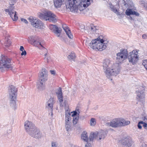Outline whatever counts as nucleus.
Wrapping results in <instances>:
<instances>
[{
  "label": "nucleus",
  "mask_w": 147,
  "mask_h": 147,
  "mask_svg": "<svg viewBox=\"0 0 147 147\" xmlns=\"http://www.w3.org/2000/svg\"><path fill=\"white\" fill-rule=\"evenodd\" d=\"M102 67L106 76L111 80L112 77L118 74L120 71L118 64H114L109 59H106L103 61Z\"/></svg>",
  "instance_id": "1"
},
{
  "label": "nucleus",
  "mask_w": 147,
  "mask_h": 147,
  "mask_svg": "<svg viewBox=\"0 0 147 147\" xmlns=\"http://www.w3.org/2000/svg\"><path fill=\"white\" fill-rule=\"evenodd\" d=\"M70 112H66L65 114V123H70L71 118Z\"/></svg>",
  "instance_id": "23"
},
{
  "label": "nucleus",
  "mask_w": 147,
  "mask_h": 147,
  "mask_svg": "<svg viewBox=\"0 0 147 147\" xmlns=\"http://www.w3.org/2000/svg\"><path fill=\"white\" fill-rule=\"evenodd\" d=\"M29 134L32 137L37 139L41 138V133L36 127Z\"/></svg>",
  "instance_id": "16"
},
{
  "label": "nucleus",
  "mask_w": 147,
  "mask_h": 147,
  "mask_svg": "<svg viewBox=\"0 0 147 147\" xmlns=\"http://www.w3.org/2000/svg\"><path fill=\"white\" fill-rule=\"evenodd\" d=\"M50 72L51 74L53 75H55L56 74L55 71L54 70H50Z\"/></svg>",
  "instance_id": "50"
},
{
  "label": "nucleus",
  "mask_w": 147,
  "mask_h": 147,
  "mask_svg": "<svg viewBox=\"0 0 147 147\" xmlns=\"http://www.w3.org/2000/svg\"><path fill=\"white\" fill-rule=\"evenodd\" d=\"M14 6H10L9 9H5V11L8 13L13 21H15L18 20V17L17 13L14 10Z\"/></svg>",
  "instance_id": "10"
},
{
  "label": "nucleus",
  "mask_w": 147,
  "mask_h": 147,
  "mask_svg": "<svg viewBox=\"0 0 147 147\" xmlns=\"http://www.w3.org/2000/svg\"><path fill=\"white\" fill-rule=\"evenodd\" d=\"M125 5H126V4H125Z\"/></svg>",
  "instance_id": "57"
},
{
  "label": "nucleus",
  "mask_w": 147,
  "mask_h": 147,
  "mask_svg": "<svg viewBox=\"0 0 147 147\" xmlns=\"http://www.w3.org/2000/svg\"><path fill=\"white\" fill-rule=\"evenodd\" d=\"M97 135L96 140H103L106 136V135L104 131H101L98 132H96Z\"/></svg>",
  "instance_id": "19"
},
{
  "label": "nucleus",
  "mask_w": 147,
  "mask_h": 147,
  "mask_svg": "<svg viewBox=\"0 0 147 147\" xmlns=\"http://www.w3.org/2000/svg\"><path fill=\"white\" fill-rule=\"evenodd\" d=\"M62 27L68 37L70 39H72L73 38V36L69 30V28L66 24L63 25L62 26Z\"/></svg>",
  "instance_id": "18"
},
{
  "label": "nucleus",
  "mask_w": 147,
  "mask_h": 147,
  "mask_svg": "<svg viewBox=\"0 0 147 147\" xmlns=\"http://www.w3.org/2000/svg\"><path fill=\"white\" fill-rule=\"evenodd\" d=\"M11 44V41L9 40H8L5 43V45L6 47H9L10 45Z\"/></svg>",
  "instance_id": "40"
},
{
  "label": "nucleus",
  "mask_w": 147,
  "mask_h": 147,
  "mask_svg": "<svg viewBox=\"0 0 147 147\" xmlns=\"http://www.w3.org/2000/svg\"><path fill=\"white\" fill-rule=\"evenodd\" d=\"M16 0H10L9 3L10 5H13L15 3Z\"/></svg>",
  "instance_id": "43"
},
{
  "label": "nucleus",
  "mask_w": 147,
  "mask_h": 147,
  "mask_svg": "<svg viewBox=\"0 0 147 147\" xmlns=\"http://www.w3.org/2000/svg\"><path fill=\"white\" fill-rule=\"evenodd\" d=\"M31 43L32 45L36 47H38L39 45H40L42 46V45H41L40 43L37 41L35 38H34L33 36L31 37Z\"/></svg>",
  "instance_id": "25"
},
{
  "label": "nucleus",
  "mask_w": 147,
  "mask_h": 147,
  "mask_svg": "<svg viewBox=\"0 0 147 147\" xmlns=\"http://www.w3.org/2000/svg\"><path fill=\"white\" fill-rule=\"evenodd\" d=\"M140 147H147V146L145 144H143Z\"/></svg>",
  "instance_id": "54"
},
{
  "label": "nucleus",
  "mask_w": 147,
  "mask_h": 147,
  "mask_svg": "<svg viewBox=\"0 0 147 147\" xmlns=\"http://www.w3.org/2000/svg\"><path fill=\"white\" fill-rule=\"evenodd\" d=\"M81 139L85 142L88 140V136L86 131H84L82 132L81 135Z\"/></svg>",
  "instance_id": "26"
},
{
  "label": "nucleus",
  "mask_w": 147,
  "mask_h": 147,
  "mask_svg": "<svg viewBox=\"0 0 147 147\" xmlns=\"http://www.w3.org/2000/svg\"><path fill=\"white\" fill-rule=\"evenodd\" d=\"M121 142L123 147H131L132 144L131 140L129 137L123 138Z\"/></svg>",
  "instance_id": "14"
},
{
  "label": "nucleus",
  "mask_w": 147,
  "mask_h": 147,
  "mask_svg": "<svg viewBox=\"0 0 147 147\" xmlns=\"http://www.w3.org/2000/svg\"><path fill=\"white\" fill-rule=\"evenodd\" d=\"M24 127L26 131L29 135L36 128L31 122L28 120L24 122Z\"/></svg>",
  "instance_id": "11"
},
{
  "label": "nucleus",
  "mask_w": 147,
  "mask_h": 147,
  "mask_svg": "<svg viewBox=\"0 0 147 147\" xmlns=\"http://www.w3.org/2000/svg\"><path fill=\"white\" fill-rule=\"evenodd\" d=\"M65 128L67 131H69L71 130L70 123H65Z\"/></svg>",
  "instance_id": "35"
},
{
  "label": "nucleus",
  "mask_w": 147,
  "mask_h": 147,
  "mask_svg": "<svg viewBox=\"0 0 147 147\" xmlns=\"http://www.w3.org/2000/svg\"><path fill=\"white\" fill-rule=\"evenodd\" d=\"M137 98L138 100L137 103L141 105H143L145 103V97L144 92L138 91L137 92Z\"/></svg>",
  "instance_id": "13"
},
{
  "label": "nucleus",
  "mask_w": 147,
  "mask_h": 147,
  "mask_svg": "<svg viewBox=\"0 0 147 147\" xmlns=\"http://www.w3.org/2000/svg\"><path fill=\"white\" fill-rule=\"evenodd\" d=\"M96 132L91 133L89 136L88 140H90V142H92L94 139L96 140Z\"/></svg>",
  "instance_id": "27"
},
{
  "label": "nucleus",
  "mask_w": 147,
  "mask_h": 147,
  "mask_svg": "<svg viewBox=\"0 0 147 147\" xmlns=\"http://www.w3.org/2000/svg\"><path fill=\"white\" fill-rule=\"evenodd\" d=\"M49 20L50 22H55L57 21V19L56 18V16L53 14L52 16L50 17L49 18H47L46 21Z\"/></svg>",
  "instance_id": "28"
},
{
  "label": "nucleus",
  "mask_w": 147,
  "mask_h": 147,
  "mask_svg": "<svg viewBox=\"0 0 147 147\" xmlns=\"http://www.w3.org/2000/svg\"><path fill=\"white\" fill-rule=\"evenodd\" d=\"M124 1L125 0H123Z\"/></svg>",
  "instance_id": "58"
},
{
  "label": "nucleus",
  "mask_w": 147,
  "mask_h": 147,
  "mask_svg": "<svg viewBox=\"0 0 147 147\" xmlns=\"http://www.w3.org/2000/svg\"><path fill=\"white\" fill-rule=\"evenodd\" d=\"M55 92L57 97L59 104L60 107H63L64 105H65V102L63 103V96L62 91L61 88L56 89L55 90Z\"/></svg>",
  "instance_id": "12"
},
{
  "label": "nucleus",
  "mask_w": 147,
  "mask_h": 147,
  "mask_svg": "<svg viewBox=\"0 0 147 147\" xmlns=\"http://www.w3.org/2000/svg\"><path fill=\"white\" fill-rule=\"evenodd\" d=\"M22 53L21 54V55H24L25 56L26 55V52L25 50L22 51Z\"/></svg>",
  "instance_id": "49"
},
{
  "label": "nucleus",
  "mask_w": 147,
  "mask_h": 147,
  "mask_svg": "<svg viewBox=\"0 0 147 147\" xmlns=\"http://www.w3.org/2000/svg\"><path fill=\"white\" fill-rule=\"evenodd\" d=\"M52 147H57V144L56 142H52L51 144Z\"/></svg>",
  "instance_id": "44"
},
{
  "label": "nucleus",
  "mask_w": 147,
  "mask_h": 147,
  "mask_svg": "<svg viewBox=\"0 0 147 147\" xmlns=\"http://www.w3.org/2000/svg\"><path fill=\"white\" fill-rule=\"evenodd\" d=\"M17 90L13 85L9 86L8 88L9 98L10 100L11 106L15 110L16 108V97Z\"/></svg>",
  "instance_id": "4"
},
{
  "label": "nucleus",
  "mask_w": 147,
  "mask_h": 147,
  "mask_svg": "<svg viewBox=\"0 0 147 147\" xmlns=\"http://www.w3.org/2000/svg\"><path fill=\"white\" fill-rule=\"evenodd\" d=\"M142 121L139 122L138 124V127L139 129H141L142 128Z\"/></svg>",
  "instance_id": "39"
},
{
  "label": "nucleus",
  "mask_w": 147,
  "mask_h": 147,
  "mask_svg": "<svg viewBox=\"0 0 147 147\" xmlns=\"http://www.w3.org/2000/svg\"><path fill=\"white\" fill-rule=\"evenodd\" d=\"M111 9L112 11L114 12L115 13H117V9H115L114 7H111Z\"/></svg>",
  "instance_id": "46"
},
{
  "label": "nucleus",
  "mask_w": 147,
  "mask_h": 147,
  "mask_svg": "<svg viewBox=\"0 0 147 147\" xmlns=\"http://www.w3.org/2000/svg\"><path fill=\"white\" fill-rule=\"evenodd\" d=\"M86 45H88L93 49H97L98 51H101L105 49L106 47L108 42L101 39L99 37L96 39L90 41L88 38L85 40Z\"/></svg>",
  "instance_id": "3"
},
{
  "label": "nucleus",
  "mask_w": 147,
  "mask_h": 147,
  "mask_svg": "<svg viewBox=\"0 0 147 147\" xmlns=\"http://www.w3.org/2000/svg\"><path fill=\"white\" fill-rule=\"evenodd\" d=\"M96 122L95 119L92 118L90 120V125L91 126H94Z\"/></svg>",
  "instance_id": "36"
},
{
  "label": "nucleus",
  "mask_w": 147,
  "mask_h": 147,
  "mask_svg": "<svg viewBox=\"0 0 147 147\" xmlns=\"http://www.w3.org/2000/svg\"><path fill=\"white\" fill-rule=\"evenodd\" d=\"M142 37L144 39H147V35L146 34H144L142 35Z\"/></svg>",
  "instance_id": "51"
},
{
  "label": "nucleus",
  "mask_w": 147,
  "mask_h": 147,
  "mask_svg": "<svg viewBox=\"0 0 147 147\" xmlns=\"http://www.w3.org/2000/svg\"><path fill=\"white\" fill-rule=\"evenodd\" d=\"M98 30V27L93 25H91L89 27V31L90 34H94Z\"/></svg>",
  "instance_id": "22"
},
{
  "label": "nucleus",
  "mask_w": 147,
  "mask_h": 147,
  "mask_svg": "<svg viewBox=\"0 0 147 147\" xmlns=\"http://www.w3.org/2000/svg\"><path fill=\"white\" fill-rule=\"evenodd\" d=\"M86 142H87V143L85 145V147H92V142H90V140H88Z\"/></svg>",
  "instance_id": "37"
},
{
  "label": "nucleus",
  "mask_w": 147,
  "mask_h": 147,
  "mask_svg": "<svg viewBox=\"0 0 147 147\" xmlns=\"http://www.w3.org/2000/svg\"><path fill=\"white\" fill-rule=\"evenodd\" d=\"M48 76L47 72L45 69H42L39 76Z\"/></svg>",
  "instance_id": "31"
},
{
  "label": "nucleus",
  "mask_w": 147,
  "mask_h": 147,
  "mask_svg": "<svg viewBox=\"0 0 147 147\" xmlns=\"http://www.w3.org/2000/svg\"><path fill=\"white\" fill-rule=\"evenodd\" d=\"M79 118V116H75V117H73L72 122L74 125H76L77 123Z\"/></svg>",
  "instance_id": "34"
},
{
  "label": "nucleus",
  "mask_w": 147,
  "mask_h": 147,
  "mask_svg": "<svg viewBox=\"0 0 147 147\" xmlns=\"http://www.w3.org/2000/svg\"><path fill=\"white\" fill-rule=\"evenodd\" d=\"M47 103H51L53 104L54 103V101L53 98H50L49 100L48 101Z\"/></svg>",
  "instance_id": "41"
},
{
  "label": "nucleus",
  "mask_w": 147,
  "mask_h": 147,
  "mask_svg": "<svg viewBox=\"0 0 147 147\" xmlns=\"http://www.w3.org/2000/svg\"><path fill=\"white\" fill-rule=\"evenodd\" d=\"M142 122V125H143V126L145 128H146L147 127V124L146 123L144 122L143 121Z\"/></svg>",
  "instance_id": "48"
},
{
  "label": "nucleus",
  "mask_w": 147,
  "mask_h": 147,
  "mask_svg": "<svg viewBox=\"0 0 147 147\" xmlns=\"http://www.w3.org/2000/svg\"><path fill=\"white\" fill-rule=\"evenodd\" d=\"M50 29L53 31L56 36L59 37L60 36L61 29L60 28H58L57 26L53 25H51L49 26Z\"/></svg>",
  "instance_id": "15"
},
{
  "label": "nucleus",
  "mask_w": 147,
  "mask_h": 147,
  "mask_svg": "<svg viewBox=\"0 0 147 147\" xmlns=\"http://www.w3.org/2000/svg\"><path fill=\"white\" fill-rule=\"evenodd\" d=\"M53 14L50 11H47L45 12L43 14H40L39 17L41 19L46 20L47 18H49Z\"/></svg>",
  "instance_id": "17"
},
{
  "label": "nucleus",
  "mask_w": 147,
  "mask_h": 147,
  "mask_svg": "<svg viewBox=\"0 0 147 147\" xmlns=\"http://www.w3.org/2000/svg\"><path fill=\"white\" fill-rule=\"evenodd\" d=\"M65 113L66 112H70L69 109L68 107L67 106H65Z\"/></svg>",
  "instance_id": "45"
},
{
  "label": "nucleus",
  "mask_w": 147,
  "mask_h": 147,
  "mask_svg": "<svg viewBox=\"0 0 147 147\" xmlns=\"http://www.w3.org/2000/svg\"><path fill=\"white\" fill-rule=\"evenodd\" d=\"M29 22L34 27L37 28L43 29L44 28V24L40 20L32 17L28 19Z\"/></svg>",
  "instance_id": "9"
},
{
  "label": "nucleus",
  "mask_w": 147,
  "mask_h": 147,
  "mask_svg": "<svg viewBox=\"0 0 147 147\" xmlns=\"http://www.w3.org/2000/svg\"><path fill=\"white\" fill-rule=\"evenodd\" d=\"M128 53L125 49H121L116 54V60L118 63H121L127 57Z\"/></svg>",
  "instance_id": "7"
},
{
  "label": "nucleus",
  "mask_w": 147,
  "mask_h": 147,
  "mask_svg": "<svg viewBox=\"0 0 147 147\" xmlns=\"http://www.w3.org/2000/svg\"><path fill=\"white\" fill-rule=\"evenodd\" d=\"M143 120L144 121H145L146 120H147V115H145L144 117Z\"/></svg>",
  "instance_id": "53"
},
{
  "label": "nucleus",
  "mask_w": 147,
  "mask_h": 147,
  "mask_svg": "<svg viewBox=\"0 0 147 147\" xmlns=\"http://www.w3.org/2000/svg\"><path fill=\"white\" fill-rule=\"evenodd\" d=\"M90 4V0H68L67 9L73 12L84 10Z\"/></svg>",
  "instance_id": "2"
},
{
  "label": "nucleus",
  "mask_w": 147,
  "mask_h": 147,
  "mask_svg": "<svg viewBox=\"0 0 147 147\" xmlns=\"http://www.w3.org/2000/svg\"><path fill=\"white\" fill-rule=\"evenodd\" d=\"M130 123L129 121H126L123 118H117L112 120L107 124L109 126L112 127L117 128L128 125Z\"/></svg>",
  "instance_id": "6"
},
{
  "label": "nucleus",
  "mask_w": 147,
  "mask_h": 147,
  "mask_svg": "<svg viewBox=\"0 0 147 147\" xmlns=\"http://www.w3.org/2000/svg\"><path fill=\"white\" fill-rule=\"evenodd\" d=\"M45 50H46V51H47V49H45Z\"/></svg>",
  "instance_id": "56"
},
{
  "label": "nucleus",
  "mask_w": 147,
  "mask_h": 147,
  "mask_svg": "<svg viewBox=\"0 0 147 147\" xmlns=\"http://www.w3.org/2000/svg\"><path fill=\"white\" fill-rule=\"evenodd\" d=\"M64 1V0H54L55 7L57 8L60 7Z\"/></svg>",
  "instance_id": "24"
},
{
  "label": "nucleus",
  "mask_w": 147,
  "mask_h": 147,
  "mask_svg": "<svg viewBox=\"0 0 147 147\" xmlns=\"http://www.w3.org/2000/svg\"><path fill=\"white\" fill-rule=\"evenodd\" d=\"M142 64L144 66L146 69L147 70V59L144 61Z\"/></svg>",
  "instance_id": "38"
},
{
  "label": "nucleus",
  "mask_w": 147,
  "mask_h": 147,
  "mask_svg": "<svg viewBox=\"0 0 147 147\" xmlns=\"http://www.w3.org/2000/svg\"><path fill=\"white\" fill-rule=\"evenodd\" d=\"M137 50H134L128 54L127 57L129 63L132 64H136L138 60L139 55Z\"/></svg>",
  "instance_id": "8"
},
{
  "label": "nucleus",
  "mask_w": 147,
  "mask_h": 147,
  "mask_svg": "<svg viewBox=\"0 0 147 147\" xmlns=\"http://www.w3.org/2000/svg\"><path fill=\"white\" fill-rule=\"evenodd\" d=\"M26 147H32L31 146H27Z\"/></svg>",
  "instance_id": "55"
},
{
  "label": "nucleus",
  "mask_w": 147,
  "mask_h": 147,
  "mask_svg": "<svg viewBox=\"0 0 147 147\" xmlns=\"http://www.w3.org/2000/svg\"><path fill=\"white\" fill-rule=\"evenodd\" d=\"M67 57L69 60H74L76 56L74 53H71Z\"/></svg>",
  "instance_id": "33"
},
{
  "label": "nucleus",
  "mask_w": 147,
  "mask_h": 147,
  "mask_svg": "<svg viewBox=\"0 0 147 147\" xmlns=\"http://www.w3.org/2000/svg\"><path fill=\"white\" fill-rule=\"evenodd\" d=\"M53 104L47 103V107L48 108H50L51 110H52L53 109Z\"/></svg>",
  "instance_id": "42"
},
{
  "label": "nucleus",
  "mask_w": 147,
  "mask_h": 147,
  "mask_svg": "<svg viewBox=\"0 0 147 147\" xmlns=\"http://www.w3.org/2000/svg\"><path fill=\"white\" fill-rule=\"evenodd\" d=\"M48 76H39V81H42L44 82L47 80Z\"/></svg>",
  "instance_id": "30"
},
{
  "label": "nucleus",
  "mask_w": 147,
  "mask_h": 147,
  "mask_svg": "<svg viewBox=\"0 0 147 147\" xmlns=\"http://www.w3.org/2000/svg\"><path fill=\"white\" fill-rule=\"evenodd\" d=\"M71 113L72 114L71 116L72 117H74L75 116H78L79 115L80 112L78 110L75 111L73 112H71Z\"/></svg>",
  "instance_id": "32"
},
{
  "label": "nucleus",
  "mask_w": 147,
  "mask_h": 147,
  "mask_svg": "<svg viewBox=\"0 0 147 147\" xmlns=\"http://www.w3.org/2000/svg\"><path fill=\"white\" fill-rule=\"evenodd\" d=\"M21 20L22 22H23L26 24H27L28 23V22H27V20H26V19H24L23 18H21Z\"/></svg>",
  "instance_id": "47"
},
{
  "label": "nucleus",
  "mask_w": 147,
  "mask_h": 147,
  "mask_svg": "<svg viewBox=\"0 0 147 147\" xmlns=\"http://www.w3.org/2000/svg\"><path fill=\"white\" fill-rule=\"evenodd\" d=\"M20 50L22 51L24 50V47L22 46H20Z\"/></svg>",
  "instance_id": "52"
},
{
  "label": "nucleus",
  "mask_w": 147,
  "mask_h": 147,
  "mask_svg": "<svg viewBox=\"0 0 147 147\" xmlns=\"http://www.w3.org/2000/svg\"><path fill=\"white\" fill-rule=\"evenodd\" d=\"M37 87L40 91L43 90L45 89V83L42 81H38L37 82Z\"/></svg>",
  "instance_id": "21"
},
{
  "label": "nucleus",
  "mask_w": 147,
  "mask_h": 147,
  "mask_svg": "<svg viewBox=\"0 0 147 147\" xmlns=\"http://www.w3.org/2000/svg\"><path fill=\"white\" fill-rule=\"evenodd\" d=\"M125 13L128 16L135 15L136 16H139V14L137 12L129 9H127L126 10Z\"/></svg>",
  "instance_id": "20"
},
{
  "label": "nucleus",
  "mask_w": 147,
  "mask_h": 147,
  "mask_svg": "<svg viewBox=\"0 0 147 147\" xmlns=\"http://www.w3.org/2000/svg\"><path fill=\"white\" fill-rule=\"evenodd\" d=\"M14 66L11 63L10 60L7 56H1L0 60V69L1 71H5L6 69H12Z\"/></svg>",
  "instance_id": "5"
},
{
  "label": "nucleus",
  "mask_w": 147,
  "mask_h": 147,
  "mask_svg": "<svg viewBox=\"0 0 147 147\" xmlns=\"http://www.w3.org/2000/svg\"><path fill=\"white\" fill-rule=\"evenodd\" d=\"M45 57L44 59L47 63H49L51 60L49 54L47 52L44 54Z\"/></svg>",
  "instance_id": "29"
}]
</instances>
